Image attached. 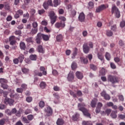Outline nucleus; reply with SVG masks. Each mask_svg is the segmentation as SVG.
I'll return each mask as SVG.
<instances>
[{
  "label": "nucleus",
  "instance_id": "18",
  "mask_svg": "<svg viewBox=\"0 0 125 125\" xmlns=\"http://www.w3.org/2000/svg\"><path fill=\"white\" fill-rule=\"evenodd\" d=\"M80 59L81 63H83V64H87V63H88L87 58H84V57H81Z\"/></svg>",
  "mask_w": 125,
  "mask_h": 125
},
{
  "label": "nucleus",
  "instance_id": "19",
  "mask_svg": "<svg viewBox=\"0 0 125 125\" xmlns=\"http://www.w3.org/2000/svg\"><path fill=\"white\" fill-rule=\"evenodd\" d=\"M20 47L21 50H25L26 44L23 42H21L20 43Z\"/></svg>",
  "mask_w": 125,
  "mask_h": 125
},
{
  "label": "nucleus",
  "instance_id": "24",
  "mask_svg": "<svg viewBox=\"0 0 125 125\" xmlns=\"http://www.w3.org/2000/svg\"><path fill=\"white\" fill-rule=\"evenodd\" d=\"M97 56L98 58L100 59V60H101V61H103V60H104V57L103 56V54L102 53V52H98Z\"/></svg>",
  "mask_w": 125,
  "mask_h": 125
},
{
  "label": "nucleus",
  "instance_id": "42",
  "mask_svg": "<svg viewBox=\"0 0 125 125\" xmlns=\"http://www.w3.org/2000/svg\"><path fill=\"white\" fill-rule=\"evenodd\" d=\"M69 93L70 95H71V96H73V97H74V98H77V93L73 92V91H70Z\"/></svg>",
  "mask_w": 125,
  "mask_h": 125
},
{
  "label": "nucleus",
  "instance_id": "28",
  "mask_svg": "<svg viewBox=\"0 0 125 125\" xmlns=\"http://www.w3.org/2000/svg\"><path fill=\"white\" fill-rule=\"evenodd\" d=\"M6 102H7L8 104L11 106V105H13V103H14V100L11 99H5Z\"/></svg>",
  "mask_w": 125,
  "mask_h": 125
},
{
  "label": "nucleus",
  "instance_id": "64",
  "mask_svg": "<svg viewBox=\"0 0 125 125\" xmlns=\"http://www.w3.org/2000/svg\"><path fill=\"white\" fill-rule=\"evenodd\" d=\"M5 123V119H1L0 120V125H4Z\"/></svg>",
  "mask_w": 125,
  "mask_h": 125
},
{
  "label": "nucleus",
  "instance_id": "60",
  "mask_svg": "<svg viewBox=\"0 0 125 125\" xmlns=\"http://www.w3.org/2000/svg\"><path fill=\"white\" fill-rule=\"evenodd\" d=\"M21 87L22 89H23V90H24V89L26 90V89L27 87V85L25 83L22 84L21 85Z\"/></svg>",
  "mask_w": 125,
  "mask_h": 125
},
{
  "label": "nucleus",
  "instance_id": "49",
  "mask_svg": "<svg viewBox=\"0 0 125 125\" xmlns=\"http://www.w3.org/2000/svg\"><path fill=\"white\" fill-rule=\"evenodd\" d=\"M14 34L16 35V36H21V34H22V32L21 31V30H16V31H15Z\"/></svg>",
  "mask_w": 125,
  "mask_h": 125
},
{
  "label": "nucleus",
  "instance_id": "23",
  "mask_svg": "<svg viewBox=\"0 0 125 125\" xmlns=\"http://www.w3.org/2000/svg\"><path fill=\"white\" fill-rule=\"evenodd\" d=\"M85 106V104L82 103L81 104H78V107L79 111H81L80 109H85L84 107Z\"/></svg>",
  "mask_w": 125,
  "mask_h": 125
},
{
  "label": "nucleus",
  "instance_id": "44",
  "mask_svg": "<svg viewBox=\"0 0 125 125\" xmlns=\"http://www.w3.org/2000/svg\"><path fill=\"white\" fill-rule=\"evenodd\" d=\"M90 67L93 71H96L97 70V67L94 64H90Z\"/></svg>",
  "mask_w": 125,
  "mask_h": 125
},
{
  "label": "nucleus",
  "instance_id": "54",
  "mask_svg": "<svg viewBox=\"0 0 125 125\" xmlns=\"http://www.w3.org/2000/svg\"><path fill=\"white\" fill-rule=\"evenodd\" d=\"M26 101L28 103H30L33 101V98H32V97H27L26 99Z\"/></svg>",
  "mask_w": 125,
  "mask_h": 125
},
{
  "label": "nucleus",
  "instance_id": "53",
  "mask_svg": "<svg viewBox=\"0 0 125 125\" xmlns=\"http://www.w3.org/2000/svg\"><path fill=\"white\" fill-rule=\"evenodd\" d=\"M32 27L34 29H38V22L34 21L32 23Z\"/></svg>",
  "mask_w": 125,
  "mask_h": 125
},
{
  "label": "nucleus",
  "instance_id": "56",
  "mask_svg": "<svg viewBox=\"0 0 125 125\" xmlns=\"http://www.w3.org/2000/svg\"><path fill=\"white\" fill-rule=\"evenodd\" d=\"M22 121L25 124H29V123H30V122H29V120L26 117H23Z\"/></svg>",
  "mask_w": 125,
  "mask_h": 125
},
{
  "label": "nucleus",
  "instance_id": "6",
  "mask_svg": "<svg viewBox=\"0 0 125 125\" xmlns=\"http://www.w3.org/2000/svg\"><path fill=\"white\" fill-rule=\"evenodd\" d=\"M80 111L82 112L85 117L91 119V115L90 114L89 110L86 108H80Z\"/></svg>",
  "mask_w": 125,
  "mask_h": 125
},
{
  "label": "nucleus",
  "instance_id": "14",
  "mask_svg": "<svg viewBox=\"0 0 125 125\" xmlns=\"http://www.w3.org/2000/svg\"><path fill=\"white\" fill-rule=\"evenodd\" d=\"M101 95L103 97H104L105 100H110V96L107 94V93H106V92L105 91H102L101 93Z\"/></svg>",
  "mask_w": 125,
  "mask_h": 125
},
{
  "label": "nucleus",
  "instance_id": "25",
  "mask_svg": "<svg viewBox=\"0 0 125 125\" xmlns=\"http://www.w3.org/2000/svg\"><path fill=\"white\" fill-rule=\"evenodd\" d=\"M53 3V6H54V7H57V6L60 4V0H54Z\"/></svg>",
  "mask_w": 125,
  "mask_h": 125
},
{
  "label": "nucleus",
  "instance_id": "37",
  "mask_svg": "<svg viewBox=\"0 0 125 125\" xmlns=\"http://www.w3.org/2000/svg\"><path fill=\"white\" fill-rule=\"evenodd\" d=\"M4 7L6 10H9L10 9V6H9V3L6 2L4 4Z\"/></svg>",
  "mask_w": 125,
  "mask_h": 125
},
{
  "label": "nucleus",
  "instance_id": "13",
  "mask_svg": "<svg viewBox=\"0 0 125 125\" xmlns=\"http://www.w3.org/2000/svg\"><path fill=\"white\" fill-rule=\"evenodd\" d=\"M45 112L46 113V116H47L48 117H50V116L52 115V108H51V107H50V106H48L46 107Z\"/></svg>",
  "mask_w": 125,
  "mask_h": 125
},
{
  "label": "nucleus",
  "instance_id": "2",
  "mask_svg": "<svg viewBox=\"0 0 125 125\" xmlns=\"http://www.w3.org/2000/svg\"><path fill=\"white\" fill-rule=\"evenodd\" d=\"M111 13L112 14H114L116 18H120L121 17V12H120V10L116 5L112 6Z\"/></svg>",
  "mask_w": 125,
  "mask_h": 125
},
{
  "label": "nucleus",
  "instance_id": "46",
  "mask_svg": "<svg viewBox=\"0 0 125 125\" xmlns=\"http://www.w3.org/2000/svg\"><path fill=\"white\" fill-rule=\"evenodd\" d=\"M110 67L111 69H113L114 70L117 69V65L114 62H110Z\"/></svg>",
  "mask_w": 125,
  "mask_h": 125
},
{
  "label": "nucleus",
  "instance_id": "61",
  "mask_svg": "<svg viewBox=\"0 0 125 125\" xmlns=\"http://www.w3.org/2000/svg\"><path fill=\"white\" fill-rule=\"evenodd\" d=\"M120 27L121 28H124L125 27V21H122L121 23H120Z\"/></svg>",
  "mask_w": 125,
  "mask_h": 125
},
{
  "label": "nucleus",
  "instance_id": "63",
  "mask_svg": "<svg viewBox=\"0 0 125 125\" xmlns=\"http://www.w3.org/2000/svg\"><path fill=\"white\" fill-rule=\"evenodd\" d=\"M30 13L31 15H35V13H36V10L35 9H31Z\"/></svg>",
  "mask_w": 125,
  "mask_h": 125
},
{
  "label": "nucleus",
  "instance_id": "16",
  "mask_svg": "<svg viewBox=\"0 0 125 125\" xmlns=\"http://www.w3.org/2000/svg\"><path fill=\"white\" fill-rule=\"evenodd\" d=\"M99 73L100 76H105L106 75V73H107V70H106L104 67L101 68Z\"/></svg>",
  "mask_w": 125,
  "mask_h": 125
},
{
  "label": "nucleus",
  "instance_id": "20",
  "mask_svg": "<svg viewBox=\"0 0 125 125\" xmlns=\"http://www.w3.org/2000/svg\"><path fill=\"white\" fill-rule=\"evenodd\" d=\"M64 123V120L62 118L58 119L56 124L57 125H63Z\"/></svg>",
  "mask_w": 125,
  "mask_h": 125
},
{
  "label": "nucleus",
  "instance_id": "51",
  "mask_svg": "<svg viewBox=\"0 0 125 125\" xmlns=\"http://www.w3.org/2000/svg\"><path fill=\"white\" fill-rule=\"evenodd\" d=\"M76 94L77 96H79V97L83 96V92L81 90H77Z\"/></svg>",
  "mask_w": 125,
  "mask_h": 125
},
{
  "label": "nucleus",
  "instance_id": "27",
  "mask_svg": "<svg viewBox=\"0 0 125 125\" xmlns=\"http://www.w3.org/2000/svg\"><path fill=\"white\" fill-rule=\"evenodd\" d=\"M38 51L40 53H44V50H43V48L42 46V45H38Z\"/></svg>",
  "mask_w": 125,
  "mask_h": 125
},
{
  "label": "nucleus",
  "instance_id": "50",
  "mask_svg": "<svg viewBox=\"0 0 125 125\" xmlns=\"http://www.w3.org/2000/svg\"><path fill=\"white\" fill-rule=\"evenodd\" d=\"M22 73L24 74H28L29 73V69L23 68L21 69Z\"/></svg>",
  "mask_w": 125,
  "mask_h": 125
},
{
  "label": "nucleus",
  "instance_id": "7",
  "mask_svg": "<svg viewBox=\"0 0 125 125\" xmlns=\"http://www.w3.org/2000/svg\"><path fill=\"white\" fill-rule=\"evenodd\" d=\"M17 40V38L14 36H11L9 38V42H10V45H15L16 44V41Z\"/></svg>",
  "mask_w": 125,
  "mask_h": 125
},
{
  "label": "nucleus",
  "instance_id": "43",
  "mask_svg": "<svg viewBox=\"0 0 125 125\" xmlns=\"http://www.w3.org/2000/svg\"><path fill=\"white\" fill-rule=\"evenodd\" d=\"M45 105V103H44V102L43 101H40V102L39 103V107H40V108H43Z\"/></svg>",
  "mask_w": 125,
  "mask_h": 125
},
{
  "label": "nucleus",
  "instance_id": "10",
  "mask_svg": "<svg viewBox=\"0 0 125 125\" xmlns=\"http://www.w3.org/2000/svg\"><path fill=\"white\" fill-rule=\"evenodd\" d=\"M75 79V76H74V73L72 72H70L67 76V80L70 83H73L74 82V80Z\"/></svg>",
  "mask_w": 125,
  "mask_h": 125
},
{
  "label": "nucleus",
  "instance_id": "15",
  "mask_svg": "<svg viewBox=\"0 0 125 125\" xmlns=\"http://www.w3.org/2000/svg\"><path fill=\"white\" fill-rule=\"evenodd\" d=\"M101 95L103 97H104L105 100H110V96L107 94V93H106V92L105 91H102L101 93Z\"/></svg>",
  "mask_w": 125,
  "mask_h": 125
},
{
  "label": "nucleus",
  "instance_id": "21",
  "mask_svg": "<svg viewBox=\"0 0 125 125\" xmlns=\"http://www.w3.org/2000/svg\"><path fill=\"white\" fill-rule=\"evenodd\" d=\"M114 60L115 62V63H117L118 65H119V66L122 65V62H121V59L120 58L117 57L114 58Z\"/></svg>",
  "mask_w": 125,
  "mask_h": 125
},
{
  "label": "nucleus",
  "instance_id": "32",
  "mask_svg": "<svg viewBox=\"0 0 125 125\" xmlns=\"http://www.w3.org/2000/svg\"><path fill=\"white\" fill-rule=\"evenodd\" d=\"M57 42H61L63 40V36L62 34H59L56 37Z\"/></svg>",
  "mask_w": 125,
  "mask_h": 125
},
{
  "label": "nucleus",
  "instance_id": "52",
  "mask_svg": "<svg viewBox=\"0 0 125 125\" xmlns=\"http://www.w3.org/2000/svg\"><path fill=\"white\" fill-rule=\"evenodd\" d=\"M105 57L106 60H108V61H110V53L106 52L105 54Z\"/></svg>",
  "mask_w": 125,
  "mask_h": 125
},
{
  "label": "nucleus",
  "instance_id": "4",
  "mask_svg": "<svg viewBox=\"0 0 125 125\" xmlns=\"http://www.w3.org/2000/svg\"><path fill=\"white\" fill-rule=\"evenodd\" d=\"M7 83H8L7 80L4 78H0V83H1V86L3 89H7L8 88Z\"/></svg>",
  "mask_w": 125,
  "mask_h": 125
},
{
  "label": "nucleus",
  "instance_id": "48",
  "mask_svg": "<svg viewBox=\"0 0 125 125\" xmlns=\"http://www.w3.org/2000/svg\"><path fill=\"white\" fill-rule=\"evenodd\" d=\"M77 48H75V50L72 54V56L71 57L72 59H75L76 56H77Z\"/></svg>",
  "mask_w": 125,
  "mask_h": 125
},
{
  "label": "nucleus",
  "instance_id": "33",
  "mask_svg": "<svg viewBox=\"0 0 125 125\" xmlns=\"http://www.w3.org/2000/svg\"><path fill=\"white\" fill-rule=\"evenodd\" d=\"M79 117H80V114H79L78 113H76L72 117L73 120V121H78V120L79 119Z\"/></svg>",
  "mask_w": 125,
  "mask_h": 125
},
{
  "label": "nucleus",
  "instance_id": "3",
  "mask_svg": "<svg viewBox=\"0 0 125 125\" xmlns=\"http://www.w3.org/2000/svg\"><path fill=\"white\" fill-rule=\"evenodd\" d=\"M49 16L50 19V22L52 26L56 22V20H57V17L55 15V13L54 11H50L49 13Z\"/></svg>",
  "mask_w": 125,
  "mask_h": 125
},
{
  "label": "nucleus",
  "instance_id": "1",
  "mask_svg": "<svg viewBox=\"0 0 125 125\" xmlns=\"http://www.w3.org/2000/svg\"><path fill=\"white\" fill-rule=\"evenodd\" d=\"M90 48H93V43L92 42H84L83 46V52L85 54L89 53Z\"/></svg>",
  "mask_w": 125,
  "mask_h": 125
},
{
  "label": "nucleus",
  "instance_id": "17",
  "mask_svg": "<svg viewBox=\"0 0 125 125\" xmlns=\"http://www.w3.org/2000/svg\"><path fill=\"white\" fill-rule=\"evenodd\" d=\"M76 76L77 79H79V80H82L83 78V73L80 71H77L76 72Z\"/></svg>",
  "mask_w": 125,
  "mask_h": 125
},
{
  "label": "nucleus",
  "instance_id": "41",
  "mask_svg": "<svg viewBox=\"0 0 125 125\" xmlns=\"http://www.w3.org/2000/svg\"><path fill=\"white\" fill-rule=\"evenodd\" d=\"M94 6V4L93 3V2H89L88 3L89 9H92V8H93Z\"/></svg>",
  "mask_w": 125,
  "mask_h": 125
},
{
  "label": "nucleus",
  "instance_id": "40",
  "mask_svg": "<svg viewBox=\"0 0 125 125\" xmlns=\"http://www.w3.org/2000/svg\"><path fill=\"white\" fill-rule=\"evenodd\" d=\"M110 106L112 107V109H114V110H117V109H118L117 105H114V104L112 102H110Z\"/></svg>",
  "mask_w": 125,
  "mask_h": 125
},
{
  "label": "nucleus",
  "instance_id": "47",
  "mask_svg": "<svg viewBox=\"0 0 125 125\" xmlns=\"http://www.w3.org/2000/svg\"><path fill=\"white\" fill-rule=\"evenodd\" d=\"M49 5H48V3H47V2H44L43 3V7L44 8V9H48V6Z\"/></svg>",
  "mask_w": 125,
  "mask_h": 125
},
{
  "label": "nucleus",
  "instance_id": "38",
  "mask_svg": "<svg viewBox=\"0 0 125 125\" xmlns=\"http://www.w3.org/2000/svg\"><path fill=\"white\" fill-rule=\"evenodd\" d=\"M110 116L113 119H116L117 118V112L112 111Z\"/></svg>",
  "mask_w": 125,
  "mask_h": 125
},
{
  "label": "nucleus",
  "instance_id": "34",
  "mask_svg": "<svg viewBox=\"0 0 125 125\" xmlns=\"http://www.w3.org/2000/svg\"><path fill=\"white\" fill-rule=\"evenodd\" d=\"M36 33H38V28H32L30 32V35H36Z\"/></svg>",
  "mask_w": 125,
  "mask_h": 125
},
{
  "label": "nucleus",
  "instance_id": "12",
  "mask_svg": "<svg viewBox=\"0 0 125 125\" xmlns=\"http://www.w3.org/2000/svg\"><path fill=\"white\" fill-rule=\"evenodd\" d=\"M78 19L80 22H84V20H85V16L83 12H82L79 14Z\"/></svg>",
  "mask_w": 125,
  "mask_h": 125
},
{
  "label": "nucleus",
  "instance_id": "58",
  "mask_svg": "<svg viewBox=\"0 0 125 125\" xmlns=\"http://www.w3.org/2000/svg\"><path fill=\"white\" fill-rule=\"evenodd\" d=\"M44 12H45V11L43 9L38 10V13L39 14H40V15H42V14H43Z\"/></svg>",
  "mask_w": 125,
  "mask_h": 125
},
{
  "label": "nucleus",
  "instance_id": "45",
  "mask_svg": "<svg viewBox=\"0 0 125 125\" xmlns=\"http://www.w3.org/2000/svg\"><path fill=\"white\" fill-rule=\"evenodd\" d=\"M111 31H113V32H116V31H117V25H116V24L112 25L111 27Z\"/></svg>",
  "mask_w": 125,
  "mask_h": 125
},
{
  "label": "nucleus",
  "instance_id": "22",
  "mask_svg": "<svg viewBox=\"0 0 125 125\" xmlns=\"http://www.w3.org/2000/svg\"><path fill=\"white\" fill-rule=\"evenodd\" d=\"M40 71L42 72V74L44 76H46L47 74V72H46V70H45V68L43 66H41L40 67Z\"/></svg>",
  "mask_w": 125,
  "mask_h": 125
},
{
  "label": "nucleus",
  "instance_id": "57",
  "mask_svg": "<svg viewBox=\"0 0 125 125\" xmlns=\"http://www.w3.org/2000/svg\"><path fill=\"white\" fill-rule=\"evenodd\" d=\"M16 91L18 93H22L23 91V90L22 89V88H17Z\"/></svg>",
  "mask_w": 125,
  "mask_h": 125
},
{
  "label": "nucleus",
  "instance_id": "5",
  "mask_svg": "<svg viewBox=\"0 0 125 125\" xmlns=\"http://www.w3.org/2000/svg\"><path fill=\"white\" fill-rule=\"evenodd\" d=\"M109 7V5L108 4H102L96 9V12L97 13H99L100 12H101V11H103V10H105L106 8H108Z\"/></svg>",
  "mask_w": 125,
  "mask_h": 125
},
{
  "label": "nucleus",
  "instance_id": "39",
  "mask_svg": "<svg viewBox=\"0 0 125 125\" xmlns=\"http://www.w3.org/2000/svg\"><path fill=\"white\" fill-rule=\"evenodd\" d=\"M90 105L92 108H95V106H96V101L94 100H92Z\"/></svg>",
  "mask_w": 125,
  "mask_h": 125
},
{
  "label": "nucleus",
  "instance_id": "26",
  "mask_svg": "<svg viewBox=\"0 0 125 125\" xmlns=\"http://www.w3.org/2000/svg\"><path fill=\"white\" fill-rule=\"evenodd\" d=\"M18 59L19 60V62L20 63H22L23 62V60L25 59V57L24 56V55L21 54L20 56L18 58Z\"/></svg>",
  "mask_w": 125,
  "mask_h": 125
},
{
  "label": "nucleus",
  "instance_id": "31",
  "mask_svg": "<svg viewBox=\"0 0 125 125\" xmlns=\"http://www.w3.org/2000/svg\"><path fill=\"white\" fill-rule=\"evenodd\" d=\"M37 55L32 54L29 56V59H30V60H32L33 61H36V60H37Z\"/></svg>",
  "mask_w": 125,
  "mask_h": 125
},
{
  "label": "nucleus",
  "instance_id": "59",
  "mask_svg": "<svg viewBox=\"0 0 125 125\" xmlns=\"http://www.w3.org/2000/svg\"><path fill=\"white\" fill-rule=\"evenodd\" d=\"M59 19L60 20H61V21H62V22H65L66 21V18H65L63 16H60L59 17Z\"/></svg>",
  "mask_w": 125,
  "mask_h": 125
},
{
  "label": "nucleus",
  "instance_id": "11",
  "mask_svg": "<svg viewBox=\"0 0 125 125\" xmlns=\"http://www.w3.org/2000/svg\"><path fill=\"white\" fill-rule=\"evenodd\" d=\"M110 82L114 84V83H119V78L117 76H110Z\"/></svg>",
  "mask_w": 125,
  "mask_h": 125
},
{
  "label": "nucleus",
  "instance_id": "35",
  "mask_svg": "<svg viewBox=\"0 0 125 125\" xmlns=\"http://www.w3.org/2000/svg\"><path fill=\"white\" fill-rule=\"evenodd\" d=\"M27 118L28 121H33L35 119V116L32 114H29L27 115Z\"/></svg>",
  "mask_w": 125,
  "mask_h": 125
},
{
  "label": "nucleus",
  "instance_id": "9",
  "mask_svg": "<svg viewBox=\"0 0 125 125\" xmlns=\"http://www.w3.org/2000/svg\"><path fill=\"white\" fill-rule=\"evenodd\" d=\"M42 34L41 33H39L37 34V36L36 37V42L38 44H41V42H42Z\"/></svg>",
  "mask_w": 125,
  "mask_h": 125
},
{
  "label": "nucleus",
  "instance_id": "8",
  "mask_svg": "<svg viewBox=\"0 0 125 125\" xmlns=\"http://www.w3.org/2000/svg\"><path fill=\"white\" fill-rule=\"evenodd\" d=\"M65 26V22L61 21L60 22H57L55 24V27L57 29H60V28H64Z\"/></svg>",
  "mask_w": 125,
  "mask_h": 125
},
{
  "label": "nucleus",
  "instance_id": "36",
  "mask_svg": "<svg viewBox=\"0 0 125 125\" xmlns=\"http://www.w3.org/2000/svg\"><path fill=\"white\" fill-rule=\"evenodd\" d=\"M40 87L42 89L45 88V86H46V83L44 82H41L40 83Z\"/></svg>",
  "mask_w": 125,
  "mask_h": 125
},
{
  "label": "nucleus",
  "instance_id": "55",
  "mask_svg": "<svg viewBox=\"0 0 125 125\" xmlns=\"http://www.w3.org/2000/svg\"><path fill=\"white\" fill-rule=\"evenodd\" d=\"M82 125H91V122L90 121H83Z\"/></svg>",
  "mask_w": 125,
  "mask_h": 125
},
{
  "label": "nucleus",
  "instance_id": "30",
  "mask_svg": "<svg viewBox=\"0 0 125 125\" xmlns=\"http://www.w3.org/2000/svg\"><path fill=\"white\" fill-rule=\"evenodd\" d=\"M78 67V64L75 62H73L71 64V68L72 70H76Z\"/></svg>",
  "mask_w": 125,
  "mask_h": 125
},
{
  "label": "nucleus",
  "instance_id": "29",
  "mask_svg": "<svg viewBox=\"0 0 125 125\" xmlns=\"http://www.w3.org/2000/svg\"><path fill=\"white\" fill-rule=\"evenodd\" d=\"M42 39L45 42H47L49 41V36L42 34Z\"/></svg>",
  "mask_w": 125,
  "mask_h": 125
},
{
  "label": "nucleus",
  "instance_id": "62",
  "mask_svg": "<svg viewBox=\"0 0 125 125\" xmlns=\"http://www.w3.org/2000/svg\"><path fill=\"white\" fill-rule=\"evenodd\" d=\"M88 17L89 18V19L92 20V18H93V13H89V14H88Z\"/></svg>",
  "mask_w": 125,
  "mask_h": 125
}]
</instances>
